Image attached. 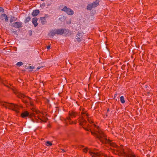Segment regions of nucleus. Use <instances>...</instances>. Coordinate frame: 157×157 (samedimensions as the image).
I'll list each match as a JSON object with an SVG mask.
<instances>
[{
    "label": "nucleus",
    "instance_id": "obj_4",
    "mask_svg": "<svg viewBox=\"0 0 157 157\" xmlns=\"http://www.w3.org/2000/svg\"><path fill=\"white\" fill-rule=\"evenodd\" d=\"M89 152L92 157H107L106 155H103L104 157L102 156L101 154L96 151L89 149Z\"/></svg>",
    "mask_w": 157,
    "mask_h": 157
},
{
    "label": "nucleus",
    "instance_id": "obj_18",
    "mask_svg": "<svg viewBox=\"0 0 157 157\" xmlns=\"http://www.w3.org/2000/svg\"><path fill=\"white\" fill-rule=\"evenodd\" d=\"M16 65L18 66H20L23 65V63L21 62H17Z\"/></svg>",
    "mask_w": 157,
    "mask_h": 157
},
{
    "label": "nucleus",
    "instance_id": "obj_21",
    "mask_svg": "<svg viewBox=\"0 0 157 157\" xmlns=\"http://www.w3.org/2000/svg\"><path fill=\"white\" fill-rule=\"evenodd\" d=\"M30 17L29 16H28L26 18V21L27 22H28L30 20Z\"/></svg>",
    "mask_w": 157,
    "mask_h": 157
},
{
    "label": "nucleus",
    "instance_id": "obj_25",
    "mask_svg": "<svg viewBox=\"0 0 157 157\" xmlns=\"http://www.w3.org/2000/svg\"><path fill=\"white\" fill-rule=\"evenodd\" d=\"M11 31H12V32L14 33H17V32L16 31L13 30L12 29H11Z\"/></svg>",
    "mask_w": 157,
    "mask_h": 157
},
{
    "label": "nucleus",
    "instance_id": "obj_20",
    "mask_svg": "<svg viewBox=\"0 0 157 157\" xmlns=\"http://www.w3.org/2000/svg\"><path fill=\"white\" fill-rule=\"evenodd\" d=\"M70 115L72 117H75V113H71L70 114Z\"/></svg>",
    "mask_w": 157,
    "mask_h": 157
},
{
    "label": "nucleus",
    "instance_id": "obj_13",
    "mask_svg": "<svg viewBox=\"0 0 157 157\" xmlns=\"http://www.w3.org/2000/svg\"><path fill=\"white\" fill-rule=\"evenodd\" d=\"M50 35L53 37L56 34V29L54 30H52L50 33Z\"/></svg>",
    "mask_w": 157,
    "mask_h": 157
},
{
    "label": "nucleus",
    "instance_id": "obj_32",
    "mask_svg": "<svg viewBox=\"0 0 157 157\" xmlns=\"http://www.w3.org/2000/svg\"><path fill=\"white\" fill-rule=\"evenodd\" d=\"M83 128L85 129L87 131H89V129H87L86 128H85L84 127H83Z\"/></svg>",
    "mask_w": 157,
    "mask_h": 157
},
{
    "label": "nucleus",
    "instance_id": "obj_11",
    "mask_svg": "<svg viewBox=\"0 0 157 157\" xmlns=\"http://www.w3.org/2000/svg\"><path fill=\"white\" fill-rule=\"evenodd\" d=\"M40 19L41 22L42 24L44 25L46 24V18L45 17H40Z\"/></svg>",
    "mask_w": 157,
    "mask_h": 157
},
{
    "label": "nucleus",
    "instance_id": "obj_33",
    "mask_svg": "<svg viewBox=\"0 0 157 157\" xmlns=\"http://www.w3.org/2000/svg\"><path fill=\"white\" fill-rule=\"evenodd\" d=\"M62 150L63 152H65V151L63 149H62Z\"/></svg>",
    "mask_w": 157,
    "mask_h": 157
},
{
    "label": "nucleus",
    "instance_id": "obj_26",
    "mask_svg": "<svg viewBox=\"0 0 157 157\" xmlns=\"http://www.w3.org/2000/svg\"><path fill=\"white\" fill-rule=\"evenodd\" d=\"M76 40H77L78 41H81V40L80 39V38H79V37H78L76 38Z\"/></svg>",
    "mask_w": 157,
    "mask_h": 157
},
{
    "label": "nucleus",
    "instance_id": "obj_31",
    "mask_svg": "<svg viewBox=\"0 0 157 157\" xmlns=\"http://www.w3.org/2000/svg\"><path fill=\"white\" fill-rule=\"evenodd\" d=\"M3 10V8L0 7V12L2 11Z\"/></svg>",
    "mask_w": 157,
    "mask_h": 157
},
{
    "label": "nucleus",
    "instance_id": "obj_22",
    "mask_svg": "<svg viewBox=\"0 0 157 157\" xmlns=\"http://www.w3.org/2000/svg\"><path fill=\"white\" fill-rule=\"evenodd\" d=\"M19 97H21V98H24L25 97H26L24 94H21L20 95V96H19Z\"/></svg>",
    "mask_w": 157,
    "mask_h": 157
},
{
    "label": "nucleus",
    "instance_id": "obj_7",
    "mask_svg": "<svg viewBox=\"0 0 157 157\" xmlns=\"http://www.w3.org/2000/svg\"><path fill=\"white\" fill-rule=\"evenodd\" d=\"M56 32L57 35H62L63 33H67L68 31L65 29H56Z\"/></svg>",
    "mask_w": 157,
    "mask_h": 157
},
{
    "label": "nucleus",
    "instance_id": "obj_5",
    "mask_svg": "<svg viewBox=\"0 0 157 157\" xmlns=\"http://www.w3.org/2000/svg\"><path fill=\"white\" fill-rule=\"evenodd\" d=\"M99 2V0H96L92 3L88 5L87 8V10H91L92 8L96 7L98 5Z\"/></svg>",
    "mask_w": 157,
    "mask_h": 157
},
{
    "label": "nucleus",
    "instance_id": "obj_19",
    "mask_svg": "<svg viewBox=\"0 0 157 157\" xmlns=\"http://www.w3.org/2000/svg\"><path fill=\"white\" fill-rule=\"evenodd\" d=\"M46 144L47 146H51L52 145V144L49 141H47L46 142Z\"/></svg>",
    "mask_w": 157,
    "mask_h": 157
},
{
    "label": "nucleus",
    "instance_id": "obj_12",
    "mask_svg": "<svg viewBox=\"0 0 157 157\" xmlns=\"http://www.w3.org/2000/svg\"><path fill=\"white\" fill-rule=\"evenodd\" d=\"M21 116L23 117H25L29 116V113L27 111H25L21 114Z\"/></svg>",
    "mask_w": 157,
    "mask_h": 157
},
{
    "label": "nucleus",
    "instance_id": "obj_9",
    "mask_svg": "<svg viewBox=\"0 0 157 157\" xmlns=\"http://www.w3.org/2000/svg\"><path fill=\"white\" fill-rule=\"evenodd\" d=\"M37 20L38 19L36 17H34L33 19L32 23L35 27L37 26L38 25V23L37 22Z\"/></svg>",
    "mask_w": 157,
    "mask_h": 157
},
{
    "label": "nucleus",
    "instance_id": "obj_1",
    "mask_svg": "<svg viewBox=\"0 0 157 157\" xmlns=\"http://www.w3.org/2000/svg\"><path fill=\"white\" fill-rule=\"evenodd\" d=\"M90 132L92 135H94L103 143H106L108 141L106 136L99 129L98 126L93 125L90 129Z\"/></svg>",
    "mask_w": 157,
    "mask_h": 157
},
{
    "label": "nucleus",
    "instance_id": "obj_15",
    "mask_svg": "<svg viewBox=\"0 0 157 157\" xmlns=\"http://www.w3.org/2000/svg\"><path fill=\"white\" fill-rule=\"evenodd\" d=\"M27 68H26L27 69H29V71H33V70L35 68V67L34 66H30L29 67H26Z\"/></svg>",
    "mask_w": 157,
    "mask_h": 157
},
{
    "label": "nucleus",
    "instance_id": "obj_2",
    "mask_svg": "<svg viewBox=\"0 0 157 157\" xmlns=\"http://www.w3.org/2000/svg\"><path fill=\"white\" fill-rule=\"evenodd\" d=\"M109 144L110 146L114 148V150H116L117 152L119 155H124L127 157H136L133 153L127 154L124 152L122 146H118L115 143L110 142L109 139Z\"/></svg>",
    "mask_w": 157,
    "mask_h": 157
},
{
    "label": "nucleus",
    "instance_id": "obj_30",
    "mask_svg": "<svg viewBox=\"0 0 157 157\" xmlns=\"http://www.w3.org/2000/svg\"><path fill=\"white\" fill-rule=\"evenodd\" d=\"M47 119V118H44V120H42V121H44V122H46V119Z\"/></svg>",
    "mask_w": 157,
    "mask_h": 157
},
{
    "label": "nucleus",
    "instance_id": "obj_24",
    "mask_svg": "<svg viewBox=\"0 0 157 157\" xmlns=\"http://www.w3.org/2000/svg\"><path fill=\"white\" fill-rule=\"evenodd\" d=\"M45 5V3H44L41 4L40 6L41 7H44Z\"/></svg>",
    "mask_w": 157,
    "mask_h": 157
},
{
    "label": "nucleus",
    "instance_id": "obj_29",
    "mask_svg": "<svg viewBox=\"0 0 157 157\" xmlns=\"http://www.w3.org/2000/svg\"><path fill=\"white\" fill-rule=\"evenodd\" d=\"M50 46H47V48L48 49H50Z\"/></svg>",
    "mask_w": 157,
    "mask_h": 157
},
{
    "label": "nucleus",
    "instance_id": "obj_27",
    "mask_svg": "<svg viewBox=\"0 0 157 157\" xmlns=\"http://www.w3.org/2000/svg\"><path fill=\"white\" fill-rule=\"evenodd\" d=\"M42 67H38L37 68H36V71H37L38 70H39V69H40Z\"/></svg>",
    "mask_w": 157,
    "mask_h": 157
},
{
    "label": "nucleus",
    "instance_id": "obj_8",
    "mask_svg": "<svg viewBox=\"0 0 157 157\" xmlns=\"http://www.w3.org/2000/svg\"><path fill=\"white\" fill-rule=\"evenodd\" d=\"M22 23L20 22H16L11 24V25L17 28L21 27Z\"/></svg>",
    "mask_w": 157,
    "mask_h": 157
},
{
    "label": "nucleus",
    "instance_id": "obj_16",
    "mask_svg": "<svg viewBox=\"0 0 157 157\" xmlns=\"http://www.w3.org/2000/svg\"><path fill=\"white\" fill-rule=\"evenodd\" d=\"M16 20L17 18L16 17H11L10 19V22H12L13 21H16Z\"/></svg>",
    "mask_w": 157,
    "mask_h": 157
},
{
    "label": "nucleus",
    "instance_id": "obj_14",
    "mask_svg": "<svg viewBox=\"0 0 157 157\" xmlns=\"http://www.w3.org/2000/svg\"><path fill=\"white\" fill-rule=\"evenodd\" d=\"M1 17H5V21L6 22H7L8 21V18L6 14H2L1 16Z\"/></svg>",
    "mask_w": 157,
    "mask_h": 157
},
{
    "label": "nucleus",
    "instance_id": "obj_28",
    "mask_svg": "<svg viewBox=\"0 0 157 157\" xmlns=\"http://www.w3.org/2000/svg\"><path fill=\"white\" fill-rule=\"evenodd\" d=\"M83 120V121H82V122H83V123L82 124V123H80V124L81 125H82L83 124V123L85 122V120Z\"/></svg>",
    "mask_w": 157,
    "mask_h": 157
},
{
    "label": "nucleus",
    "instance_id": "obj_34",
    "mask_svg": "<svg viewBox=\"0 0 157 157\" xmlns=\"http://www.w3.org/2000/svg\"><path fill=\"white\" fill-rule=\"evenodd\" d=\"M78 36H79V35H80V33H78Z\"/></svg>",
    "mask_w": 157,
    "mask_h": 157
},
{
    "label": "nucleus",
    "instance_id": "obj_35",
    "mask_svg": "<svg viewBox=\"0 0 157 157\" xmlns=\"http://www.w3.org/2000/svg\"><path fill=\"white\" fill-rule=\"evenodd\" d=\"M2 19H3V18H4L5 19V17H2Z\"/></svg>",
    "mask_w": 157,
    "mask_h": 157
},
{
    "label": "nucleus",
    "instance_id": "obj_3",
    "mask_svg": "<svg viewBox=\"0 0 157 157\" xmlns=\"http://www.w3.org/2000/svg\"><path fill=\"white\" fill-rule=\"evenodd\" d=\"M0 104L1 105L4 106L6 108H8L11 109L15 112H18V106L17 105H15L13 103H10L6 102H3L0 101Z\"/></svg>",
    "mask_w": 157,
    "mask_h": 157
},
{
    "label": "nucleus",
    "instance_id": "obj_36",
    "mask_svg": "<svg viewBox=\"0 0 157 157\" xmlns=\"http://www.w3.org/2000/svg\"><path fill=\"white\" fill-rule=\"evenodd\" d=\"M27 98H28L29 99H30V98L29 97H27Z\"/></svg>",
    "mask_w": 157,
    "mask_h": 157
},
{
    "label": "nucleus",
    "instance_id": "obj_17",
    "mask_svg": "<svg viewBox=\"0 0 157 157\" xmlns=\"http://www.w3.org/2000/svg\"><path fill=\"white\" fill-rule=\"evenodd\" d=\"M120 99L122 103H124L125 102V101L124 100V98L123 96H121Z\"/></svg>",
    "mask_w": 157,
    "mask_h": 157
},
{
    "label": "nucleus",
    "instance_id": "obj_10",
    "mask_svg": "<svg viewBox=\"0 0 157 157\" xmlns=\"http://www.w3.org/2000/svg\"><path fill=\"white\" fill-rule=\"evenodd\" d=\"M39 11L38 10H33L32 13V15L33 16H36L39 13Z\"/></svg>",
    "mask_w": 157,
    "mask_h": 157
},
{
    "label": "nucleus",
    "instance_id": "obj_6",
    "mask_svg": "<svg viewBox=\"0 0 157 157\" xmlns=\"http://www.w3.org/2000/svg\"><path fill=\"white\" fill-rule=\"evenodd\" d=\"M62 10L65 12L69 15H72L74 13V12L72 10L67 8L66 6L63 7Z\"/></svg>",
    "mask_w": 157,
    "mask_h": 157
},
{
    "label": "nucleus",
    "instance_id": "obj_23",
    "mask_svg": "<svg viewBox=\"0 0 157 157\" xmlns=\"http://www.w3.org/2000/svg\"><path fill=\"white\" fill-rule=\"evenodd\" d=\"M83 151L85 152H86L87 151H88V150H87V148H85V149H83Z\"/></svg>",
    "mask_w": 157,
    "mask_h": 157
}]
</instances>
